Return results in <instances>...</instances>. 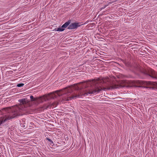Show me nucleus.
<instances>
[{
	"label": "nucleus",
	"instance_id": "f257e3e1",
	"mask_svg": "<svg viewBox=\"0 0 157 157\" xmlns=\"http://www.w3.org/2000/svg\"><path fill=\"white\" fill-rule=\"evenodd\" d=\"M106 81V79L104 78L89 80L42 97L34 98L33 96L31 95L30 98L31 101H34L35 104H39L49 98H54L58 96L65 94L63 100L67 101L82 96H86L89 94H94L99 92L102 90V86H105V82Z\"/></svg>",
	"mask_w": 157,
	"mask_h": 157
},
{
	"label": "nucleus",
	"instance_id": "f03ea898",
	"mask_svg": "<svg viewBox=\"0 0 157 157\" xmlns=\"http://www.w3.org/2000/svg\"><path fill=\"white\" fill-rule=\"evenodd\" d=\"M20 105L10 107V111L12 112L9 115L6 116L5 118H0V125L3 122L6 121L14 118L17 116L24 114L26 111V108L29 104V101L27 99H22L19 100Z\"/></svg>",
	"mask_w": 157,
	"mask_h": 157
},
{
	"label": "nucleus",
	"instance_id": "7ed1b4c3",
	"mask_svg": "<svg viewBox=\"0 0 157 157\" xmlns=\"http://www.w3.org/2000/svg\"><path fill=\"white\" fill-rule=\"evenodd\" d=\"M136 83L137 84V86L140 87L144 86L145 85H149L153 84L154 82L150 81H145L141 80H138L136 81Z\"/></svg>",
	"mask_w": 157,
	"mask_h": 157
},
{
	"label": "nucleus",
	"instance_id": "20e7f679",
	"mask_svg": "<svg viewBox=\"0 0 157 157\" xmlns=\"http://www.w3.org/2000/svg\"><path fill=\"white\" fill-rule=\"evenodd\" d=\"M71 23V21H69L65 22L61 27L58 28H56L55 29L56 31H63L64 30V28L67 27Z\"/></svg>",
	"mask_w": 157,
	"mask_h": 157
},
{
	"label": "nucleus",
	"instance_id": "39448f33",
	"mask_svg": "<svg viewBox=\"0 0 157 157\" xmlns=\"http://www.w3.org/2000/svg\"><path fill=\"white\" fill-rule=\"evenodd\" d=\"M80 26V25L79 23H74L70 25L68 27V29H75L77 28Z\"/></svg>",
	"mask_w": 157,
	"mask_h": 157
},
{
	"label": "nucleus",
	"instance_id": "423d86ee",
	"mask_svg": "<svg viewBox=\"0 0 157 157\" xmlns=\"http://www.w3.org/2000/svg\"><path fill=\"white\" fill-rule=\"evenodd\" d=\"M150 76L152 78L157 79V72L154 70H151L150 73Z\"/></svg>",
	"mask_w": 157,
	"mask_h": 157
},
{
	"label": "nucleus",
	"instance_id": "0eeeda50",
	"mask_svg": "<svg viewBox=\"0 0 157 157\" xmlns=\"http://www.w3.org/2000/svg\"><path fill=\"white\" fill-rule=\"evenodd\" d=\"M57 106L56 104L55 103H52L51 104H49V105L47 107L46 109L47 108H48L49 107H51L53 106V107H56Z\"/></svg>",
	"mask_w": 157,
	"mask_h": 157
},
{
	"label": "nucleus",
	"instance_id": "6e6552de",
	"mask_svg": "<svg viewBox=\"0 0 157 157\" xmlns=\"http://www.w3.org/2000/svg\"><path fill=\"white\" fill-rule=\"evenodd\" d=\"M118 87V86L116 85H112L109 86V88L108 89H113L117 88Z\"/></svg>",
	"mask_w": 157,
	"mask_h": 157
},
{
	"label": "nucleus",
	"instance_id": "1a4fd4ad",
	"mask_svg": "<svg viewBox=\"0 0 157 157\" xmlns=\"http://www.w3.org/2000/svg\"><path fill=\"white\" fill-rule=\"evenodd\" d=\"M24 83H20V84H18L17 85V87H21V86H24Z\"/></svg>",
	"mask_w": 157,
	"mask_h": 157
},
{
	"label": "nucleus",
	"instance_id": "9d476101",
	"mask_svg": "<svg viewBox=\"0 0 157 157\" xmlns=\"http://www.w3.org/2000/svg\"><path fill=\"white\" fill-rule=\"evenodd\" d=\"M47 139L50 142V143H53L52 141L50 139L47 138Z\"/></svg>",
	"mask_w": 157,
	"mask_h": 157
}]
</instances>
